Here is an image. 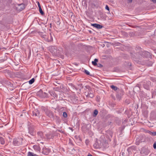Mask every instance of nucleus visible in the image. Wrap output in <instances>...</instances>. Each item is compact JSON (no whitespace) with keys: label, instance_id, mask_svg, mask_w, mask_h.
<instances>
[{"label":"nucleus","instance_id":"38","mask_svg":"<svg viewBox=\"0 0 156 156\" xmlns=\"http://www.w3.org/2000/svg\"><path fill=\"white\" fill-rule=\"evenodd\" d=\"M57 131H58V132H60L61 133H64V132L62 130H59V129H57Z\"/></svg>","mask_w":156,"mask_h":156},{"label":"nucleus","instance_id":"36","mask_svg":"<svg viewBox=\"0 0 156 156\" xmlns=\"http://www.w3.org/2000/svg\"><path fill=\"white\" fill-rule=\"evenodd\" d=\"M109 134L110 136L111 137H112V134H113L112 132H111V131H110L109 132Z\"/></svg>","mask_w":156,"mask_h":156},{"label":"nucleus","instance_id":"16","mask_svg":"<svg viewBox=\"0 0 156 156\" xmlns=\"http://www.w3.org/2000/svg\"><path fill=\"white\" fill-rule=\"evenodd\" d=\"M153 62L152 61H147L145 62V64L146 65L149 66H151L153 64Z\"/></svg>","mask_w":156,"mask_h":156},{"label":"nucleus","instance_id":"19","mask_svg":"<svg viewBox=\"0 0 156 156\" xmlns=\"http://www.w3.org/2000/svg\"><path fill=\"white\" fill-rule=\"evenodd\" d=\"M135 147L134 146H132L130 147H128L127 149V151L129 153L131 151V150H135Z\"/></svg>","mask_w":156,"mask_h":156},{"label":"nucleus","instance_id":"11","mask_svg":"<svg viewBox=\"0 0 156 156\" xmlns=\"http://www.w3.org/2000/svg\"><path fill=\"white\" fill-rule=\"evenodd\" d=\"M37 4H38V7H39V11L40 13H41V15H44V12H43V10H42V9L41 8V7L40 4L39 2H38Z\"/></svg>","mask_w":156,"mask_h":156},{"label":"nucleus","instance_id":"46","mask_svg":"<svg viewBox=\"0 0 156 156\" xmlns=\"http://www.w3.org/2000/svg\"><path fill=\"white\" fill-rule=\"evenodd\" d=\"M123 154H124V153H122V155H123Z\"/></svg>","mask_w":156,"mask_h":156},{"label":"nucleus","instance_id":"30","mask_svg":"<svg viewBox=\"0 0 156 156\" xmlns=\"http://www.w3.org/2000/svg\"><path fill=\"white\" fill-rule=\"evenodd\" d=\"M63 116L65 118H66L67 116V113L66 112H64L63 113Z\"/></svg>","mask_w":156,"mask_h":156},{"label":"nucleus","instance_id":"44","mask_svg":"<svg viewBox=\"0 0 156 156\" xmlns=\"http://www.w3.org/2000/svg\"><path fill=\"white\" fill-rule=\"evenodd\" d=\"M89 32H90V33H91V31L90 30V31H89Z\"/></svg>","mask_w":156,"mask_h":156},{"label":"nucleus","instance_id":"18","mask_svg":"<svg viewBox=\"0 0 156 156\" xmlns=\"http://www.w3.org/2000/svg\"><path fill=\"white\" fill-rule=\"evenodd\" d=\"M20 7V10L21 11L23 10L25 8V5L23 4H21L19 5Z\"/></svg>","mask_w":156,"mask_h":156},{"label":"nucleus","instance_id":"12","mask_svg":"<svg viewBox=\"0 0 156 156\" xmlns=\"http://www.w3.org/2000/svg\"><path fill=\"white\" fill-rule=\"evenodd\" d=\"M62 48H59V49L58 48H57V47L56 48V53H55L54 55H58L61 53V52H62Z\"/></svg>","mask_w":156,"mask_h":156},{"label":"nucleus","instance_id":"21","mask_svg":"<svg viewBox=\"0 0 156 156\" xmlns=\"http://www.w3.org/2000/svg\"><path fill=\"white\" fill-rule=\"evenodd\" d=\"M110 87L112 90H114L115 91L117 90V89H118L117 87L113 85H111Z\"/></svg>","mask_w":156,"mask_h":156},{"label":"nucleus","instance_id":"22","mask_svg":"<svg viewBox=\"0 0 156 156\" xmlns=\"http://www.w3.org/2000/svg\"><path fill=\"white\" fill-rule=\"evenodd\" d=\"M156 95V90H154L152 92V98H153Z\"/></svg>","mask_w":156,"mask_h":156},{"label":"nucleus","instance_id":"4","mask_svg":"<svg viewBox=\"0 0 156 156\" xmlns=\"http://www.w3.org/2000/svg\"><path fill=\"white\" fill-rule=\"evenodd\" d=\"M28 128L29 133L32 136H34L35 134V131L34 126L33 125H29Z\"/></svg>","mask_w":156,"mask_h":156},{"label":"nucleus","instance_id":"43","mask_svg":"<svg viewBox=\"0 0 156 156\" xmlns=\"http://www.w3.org/2000/svg\"><path fill=\"white\" fill-rule=\"evenodd\" d=\"M154 52L156 53V49L154 50Z\"/></svg>","mask_w":156,"mask_h":156},{"label":"nucleus","instance_id":"25","mask_svg":"<svg viewBox=\"0 0 156 156\" xmlns=\"http://www.w3.org/2000/svg\"><path fill=\"white\" fill-rule=\"evenodd\" d=\"M0 143L2 144H5L4 139L2 137H0Z\"/></svg>","mask_w":156,"mask_h":156},{"label":"nucleus","instance_id":"47","mask_svg":"<svg viewBox=\"0 0 156 156\" xmlns=\"http://www.w3.org/2000/svg\"><path fill=\"white\" fill-rule=\"evenodd\" d=\"M110 123H111V122H110V123H109L110 124Z\"/></svg>","mask_w":156,"mask_h":156},{"label":"nucleus","instance_id":"34","mask_svg":"<svg viewBox=\"0 0 156 156\" xmlns=\"http://www.w3.org/2000/svg\"><path fill=\"white\" fill-rule=\"evenodd\" d=\"M153 148L154 149H156V141L154 142L153 144Z\"/></svg>","mask_w":156,"mask_h":156},{"label":"nucleus","instance_id":"28","mask_svg":"<svg viewBox=\"0 0 156 156\" xmlns=\"http://www.w3.org/2000/svg\"><path fill=\"white\" fill-rule=\"evenodd\" d=\"M56 122L58 124H60L61 122V120L59 117H57L56 120Z\"/></svg>","mask_w":156,"mask_h":156},{"label":"nucleus","instance_id":"48","mask_svg":"<svg viewBox=\"0 0 156 156\" xmlns=\"http://www.w3.org/2000/svg\"><path fill=\"white\" fill-rule=\"evenodd\" d=\"M110 123H111V122H110V123H109L110 124Z\"/></svg>","mask_w":156,"mask_h":156},{"label":"nucleus","instance_id":"35","mask_svg":"<svg viewBox=\"0 0 156 156\" xmlns=\"http://www.w3.org/2000/svg\"><path fill=\"white\" fill-rule=\"evenodd\" d=\"M43 94V97H46L47 96V94L46 93L44 92Z\"/></svg>","mask_w":156,"mask_h":156},{"label":"nucleus","instance_id":"3","mask_svg":"<svg viewBox=\"0 0 156 156\" xmlns=\"http://www.w3.org/2000/svg\"><path fill=\"white\" fill-rule=\"evenodd\" d=\"M22 138H20L13 139V144L15 146H19L22 144L23 140Z\"/></svg>","mask_w":156,"mask_h":156},{"label":"nucleus","instance_id":"23","mask_svg":"<svg viewBox=\"0 0 156 156\" xmlns=\"http://www.w3.org/2000/svg\"><path fill=\"white\" fill-rule=\"evenodd\" d=\"M98 113V110L97 109L95 110L94 111L93 115L94 117H96Z\"/></svg>","mask_w":156,"mask_h":156},{"label":"nucleus","instance_id":"20","mask_svg":"<svg viewBox=\"0 0 156 156\" xmlns=\"http://www.w3.org/2000/svg\"><path fill=\"white\" fill-rule=\"evenodd\" d=\"M98 59L97 58H95L94 59V61H93L92 62V64L94 66H96L97 65V62H98Z\"/></svg>","mask_w":156,"mask_h":156},{"label":"nucleus","instance_id":"8","mask_svg":"<svg viewBox=\"0 0 156 156\" xmlns=\"http://www.w3.org/2000/svg\"><path fill=\"white\" fill-rule=\"evenodd\" d=\"M50 150L49 148H46V147L43 148L42 153L45 154L47 155L50 152Z\"/></svg>","mask_w":156,"mask_h":156},{"label":"nucleus","instance_id":"41","mask_svg":"<svg viewBox=\"0 0 156 156\" xmlns=\"http://www.w3.org/2000/svg\"><path fill=\"white\" fill-rule=\"evenodd\" d=\"M152 1L154 3H156V0H152Z\"/></svg>","mask_w":156,"mask_h":156},{"label":"nucleus","instance_id":"9","mask_svg":"<svg viewBox=\"0 0 156 156\" xmlns=\"http://www.w3.org/2000/svg\"><path fill=\"white\" fill-rule=\"evenodd\" d=\"M91 25L98 29H101L103 27V26L97 23H92Z\"/></svg>","mask_w":156,"mask_h":156},{"label":"nucleus","instance_id":"27","mask_svg":"<svg viewBox=\"0 0 156 156\" xmlns=\"http://www.w3.org/2000/svg\"><path fill=\"white\" fill-rule=\"evenodd\" d=\"M86 96L87 97H89L91 98H93L94 96L93 94L91 93H88V94Z\"/></svg>","mask_w":156,"mask_h":156},{"label":"nucleus","instance_id":"39","mask_svg":"<svg viewBox=\"0 0 156 156\" xmlns=\"http://www.w3.org/2000/svg\"><path fill=\"white\" fill-rule=\"evenodd\" d=\"M132 2V0H128V2L129 3H131Z\"/></svg>","mask_w":156,"mask_h":156},{"label":"nucleus","instance_id":"14","mask_svg":"<svg viewBox=\"0 0 156 156\" xmlns=\"http://www.w3.org/2000/svg\"><path fill=\"white\" fill-rule=\"evenodd\" d=\"M50 94L54 98H57L58 95L55 92L52 91L50 92Z\"/></svg>","mask_w":156,"mask_h":156},{"label":"nucleus","instance_id":"7","mask_svg":"<svg viewBox=\"0 0 156 156\" xmlns=\"http://www.w3.org/2000/svg\"><path fill=\"white\" fill-rule=\"evenodd\" d=\"M33 115L34 116L38 117L40 115V112L37 109H35L32 112Z\"/></svg>","mask_w":156,"mask_h":156},{"label":"nucleus","instance_id":"37","mask_svg":"<svg viewBox=\"0 0 156 156\" xmlns=\"http://www.w3.org/2000/svg\"><path fill=\"white\" fill-rule=\"evenodd\" d=\"M105 8L107 10H108V11H109V7L108 6V5H106V6H105Z\"/></svg>","mask_w":156,"mask_h":156},{"label":"nucleus","instance_id":"29","mask_svg":"<svg viewBox=\"0 0 156 156\" xmlns=\"http://www.w3.org/2000/svg\"><path fill=\"white\" fill-rule=\"evenodd\" d=\"M150 134L152 136H156V131L154 132H150Z\"/></svg>","mask_w":156,"mask_h":156},{"label":"nucleus","instance_id":"10","mask_svg":"<svg viewBox=\"0 0 156 156\" xmlns=\"http://www.w3.org/2000/svg\"><path fill=\"white\" fill-rule=\"evenodd\" d=\"M123 95V92L122 91H120V92L118 93L116 95V98L119 101L122 98V96Z\"/></svg>","mask_w":156,"mask_h":156},{"label":"nucleus","instance_id":"32","mask_svg":"<svg viewBox=\"0 0 156 156\" xmlns=\"http://www.w3.org/2000/svg\"><path fill=\"white\" fill-rule=\"evenodd\" d=\"M142 142V141L140 140L137 141H136V145H139L140 144V142Z\"/></svg>","mask_w":156,"mask_h":156},{"label":"nucleus","instance_id":"31","mask_svg":"<svg viewBox=\"0 0 156 156\" xmlns=\"http://www.w3.org/2000/svg\"><path fill=\"white\" fill-rule=\"evenodd\" d=\"M84 73L87 75H90V72L87 70L85 69L84 70Z\"/></svg>","mask_w":156,"mask_h":156},{"label":"nucleus","instance_id":"6","mask_svg":"<svg viewBox=\"0 0 156 156\" xmlns=\"http://www.w3.org/2000/svg\"><path fill=\"white\" fill-rule=\"evenodd\" d=\"M56 48L55 46H51L49 47V50L51 53L54 55L56 53Z\"/></svg>","mask_w":156,"mask_h":156},{"label":"nucleus","instance_id":"24","mask_svg":"<svg viewBox=\"0 0 156 156\" xmlns=\"http://www.w3.org/2000/svg\"><path fill=\"white\" fill-rule=\"evenodd\" d=\"M52 136H53V138L55 136H58L59 134L58 133L56 132H54L53 133H51Z\"/></svg>","mask_w":156,"mask_h":156},{"label":"nucleus","instance_id":"40","mask_svg":"<svg viewBox=\"0 0 156 156\" xmlns=\"http://www.w3.org/2000/svg\"><path fill=\"white\" fill-rule=\"evenodd\" d=\"M41 36L43 37H46V35H41Z\"/></svg>","mask_w":156,"mask_h":156},{"label":"nucleus","instance_id":"33","mask_svg":"<svg viewBox=\"0 0 156 156\" xmlns=\"http://www.w3.org/2000/svg\"><path fill=\"white\" fill-rule=\"evenodd\" d=\"M98 67H101L103 66L102 65H101V64H97V66Z\"/></svg>","mask_w":156,"mask_h":156},{"label":"nucleus","instance_id":"49","mask_svg":"<svg viewBox=\"0 0 156 156\" xmlns=\"http://www.w3.org/2000/svg\"><path fill=\"white\" fill-rule=\"evenodd\" d=\"M94 146H95V144H94Z\"/></svg>","mask_w":156,"mask_h":156},{"label":"nucleus","instance_id":"13","mask_svg":"<svg viewBox=\"0 0 156 156\" xmlns=\"http://www.w3.org/2000/svg\"><path fill=\"white\" fill-rule=\"evenodd\" d=\"M38 136L39 138L42 139L44 137L43 134L42 132L40 131L38 132L37 133Z\"/></svg>","mask_w":156,"mask_h":156},{"label":"nucleus","instance_id":"26","mask_svg":"<svg viewBox=\"0 0 156 156\" xmlns=\"http://www.w3.org/2000/svg\"><path fill=\"white\" fill-rule=\"evenodd\" d=\"M34 80L35 79L34 78H32L29 81V83L30 84H32L34 83Z\"/></svg>","mask_w":156,"mask_h":156},{"label":"nucleus","instance_id":"45","mask_svg":"<svg viewBox=\"0 0 156 156\" xmlns=\"http://www.w3.org/2000/svg\"><path fill=\"white\" fill-rule=\"evenodd\" d=\"M123 154H124V153H122V155H123Z\"/></svg>","mask_w":156,"mask_h":156},{"label":"nucleus","instance_id":"1","mask_svg":"<svg viewBox=\"0 0 156 156\" xmlns=\"http://www.w3.org/2000/svg\"><path fill=\"white\" fill-rule=\"evenodd\" d=\"M130 55L133 59H140L142 57L150 58L151 55L149 52L143 51L142 49L139 46L136 47L135 50L130 52Z\"/></svg>","mask_w":156,"mask_h":156},{"label":"nucleus","instance_id":"5","mask_svg":"<svg viewBox=\"0 0 156 156\" xmlns=\"http://www.w3.org/2000/svg\"><path fill=\"white\" fill-rule=\"evenodd\" d=\"M149 150L147 148H142L140 150V153L143 155H147L150 153Z\"/></svg>","mask_w":156,"mask_h":156},{"label":"nucleus","instance_id":"17","mask_svg":"<svg viewBox=\"0 0 156 156\" xmlns=\"http://www.w3.org/2000/svg\"><path fill=\"white\" fill-rule=\"evenodd\" d=\"M34 149L36 151H40L41 149L40 147L39 146L37 145H34L33 147Z\"/></svg>","mask_w":156,"mask_h":156},{"label":"nucleus","instance_id":"15","mask_svg":"<svg viewBox=\"0 0 156 156\" xmlns=\"http://www.w3.org/2000/svg\"><path fill=\"white\" fill-rule=\"evenodd\" d=\"M46 138L47 139L50 140L51 139H53V136H52L51 133L47 134L46 135Z\"/></svg>","mask_w":156,"mask_h":156},{"label":"nucleus","instance_id":"2","mask_svg":"<svg viewBox=\"0 0 156 156\" xmlns=\"http://www.w3.org/2000/svg\"><path fill=\"white\" fill-rule=\"evenodd\" d=\"M41 109L45 112L46 115L50 118H52L53 116L52 112L49 110L47 107H41Z\"/></svg>","mask_w":156,"mask_h":156},{"label":"nucleus","instance_id":"42","mask_svg":"<svg viewBox=\"0 0 156 156\" xmlns=\"http://www.w3.org/2000/svg\"><path fill=\"white\" fill-rule=\"evenodd\" d=\"M125 128V126H123L122 127V130H123Z\"/></svg>","mask_w":156,"mask_h":156}]
</instances>
